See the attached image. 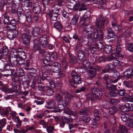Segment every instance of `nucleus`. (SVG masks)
I'll return each mask as SVG.
<instances>
[{"label":"nucleus","instance_id":"60","mask_svg":"<svg viewBox=\"0 0 133 133\" xmlns=\"http://www.w3.org/2000/svg\"><path fill=\"white\" fill-rule=\"evenodd\" d=\"M7 3L4 0H0V11H2L4 10V7L6 5Z\"/></svg>","mask_w":133,"mask_h":133},{"label":"nucleus","instance_id":"47","mask_svg":"<svg viewBox=\"0 0 133 133\" xmlns=\"http://www.w3.org/2000/svg\"><path fill=\"white\" fill-rule=\"evenodd\" d=\"M130 115L127 114H124L121 115V118L122 121L126 122V123L127 121L130 119Z\"/></svg>","mask_w":133,"mask_h":133},{"label":"nucleus","instance_id":"16","mask_svg":"<svg viewBox=\"0 0 133 133\" xmlns=\"http://www.w3.org/2000/svg\"><path fill=\"white\" fill-rule=\"evenodd\" d=\"M105 68L102 70L100 72L101 75L103 74L104 73L107 72L110 73L113 71L114 66L112 64L110 63L106 65L105 66Z\"/></svg>","mask_w":133,"mask_h":133},{"label":"nucleus","instance_id":"37","mask_svg":"<svg viewBox=\"0 0 133 133\" xmlns=\"http://www.w3.org/2000/svg\"><path fill=\"white\" fill-rule=\"evenodd\" d=\"M3 18L4 24L7 25L10 20V17L8 15V13L7 11H6L3 14Z\"/></svg>","mask_w":133,"mask_h":133},{"label":"nucleus","instance_id":"41","mask_svg":"<svg viewBox=\"0 0 133 133\" xmlns=\"http://www.w3.org/2000/svg\"><path fill=\"white\" fill-rule=\"evenodd\" d=\"M55 102L54 100L51 99L47 102L48 106H47V108L49 109H52L55 106Z\"/></svg>","mask_w":133,"mask_h":133},{"label":"nucleus","instance_id":"18","mask_svg":"<svg viewBox=\"0 0 133 133\" xmlns=\"http://www.w3.org/2000/svg\"><path fill=\"white\" fill-rule=\"evenodd\" d=\"M37 39L39 41V44L42 48H45L48 44L46 36L45 35H42L39 38H37Z\"/></svg>","mask_w":133,"mask_h":133},{"label":"nucleus","instance_id":"17","mask_svg":"<svg viewBox=\"0 0 133 133\" xmlns=\"http://www.w3.org/2000/svg\"><path fill=\"white\" fill-rule=\"evenodd\" d=\"M72 38L74 41L77 42V43L79 42L80 43H85V37L83 35H80L77 33L74 34Z\"/></svg>","mask_w":133,"mask_h":133},{"label":"nucleus","instance_id":"43","mask_svg":"<svg viewBox=\"0 0 133 133\" xmlns=\"http://www.w3.org/2000/svg\"><path fill=\"white\" fill-rule=\"evenodd\" d=\"M79 18V16L78 15H76L74 16L71 19L70 22V24L73 25H75L77 23Z\"/></svg>","mask_w":133,"mask_h":133},{"label":"nucleus","instance_id":"28","mask_svg":"<svg viewBox=\"0 0 133 133\" xmlns=\"http://www.w3.org/2000/svg\"><path fill=\"white\" fill-rule=\"evenodd\" d=\"M127 48L129 51L131 52H133V43H130L128 44ZM130 61L133 63V54L129 57Z\"/></svg>","mask_w":133,"mask_h":133},{"label":"nucleus","instance_id":"62","mask_svg":"<svg viewBox=\"0 0 133 133\" xmlns=\"http://www.w3.org/2000/svg\"><path fill=\"white\" fill-rule=\"evenodd\" d=\"M11 53L12 56H14V57H16V58H17V56L18 55V48L17 50L14 48H12L11 51Z\"/></svg>","mask_w":133,"mask_h":133},{"label":"nucleus","instance_id":"26","mask_svg":"<svg viewBox=\"0 0 133 133\" xmlns=\"http://www.w3.org/2000/svg\"><path fill=\"white\" fill-rule=\"evenodd\" d=\"M105 19L102 18H100L99 19H97L96 25L97 27V28L102 29L103 30V27L105 22Z\"/></svg>","mask_w":133,"mask_h":133},{"label":"nucleus","instance_id":"48","mask_svg":"<svg viewBox=\"0 0 133 133\" xmlns=\"http://www.w3.org/2000/svg\"><path fill=\"white\" fill-rule=\"evenodd\" d=\"M79 112L81 115H88L89 110L88 108L84 107L81 109L79 110Z\"/></svg>","mask_w":133,"mask_h":133},{"label":"nucleus","instance_id":"10","mask_svg":"<svg viewBox=\"0 0 133 133\" xmlns=\"http://www.w3.org/2000/svg\"><path fill=\"white\" fill-rule=\"evenodd\" d=\"M94 30L93 27L91 25H90L86 28L84 29L82 31V33L90 38L92 37Z\"/></svg>","mask_w":133,"mask_h":133},{"label":"nucleus","instance_id":"54","mask_svg":"<svg viewBox=\"0 0 133 133\" xmlns=\"http://www.w3.org/2000/svg\"><path fill=\"white\" fill-rule=\"evenodd\" d=\"M116 56L115 53H112L111 55L108 57H106V61H110L114 60Z\"/></svg>","mask_w":133,"mask_h":133},{"label":"nucleus","instance_id":"46","mask_svg":"<svg viewBox=\"0 0 133 133\" xmlns=\"http://www.w3.org/2000/svg\"><path fill=\"white\" fill-rule=\"evenodd\" d=\"M117 108L115 106H112L109 108V113L110 115H113L118 111Z\"/></svg>","mask_w":133,"mask_h":133},{"label":"nucleus","instance_id":"61","mask_svg":"<svg viewBox=\"0 0 133 133\" xmlns=\"http://www.w3.org/2000/svg\"><path fill=\"white\" fill-rule=\"evenodd\" d=\"M68 125L69 129L70 130L73 128H76L78 126V124L77 123H74L73 124L72 121L67 124Z\"/></svg>","mask_w":133,"mask_h":133},{"label":"nucleus","instance_id":"9","mask_svg":"<svg viewBox=\"0 0 133 133\" xmlns=\"http://www.w3.org/2000/svg\"><path fill=\"white\" fill-rule=\"evenodd\" d=\"M50 55H49L47 54L43 58V63L44 65V69L45 72L46 71V69L48 68L50 66L51 63H52V60L50 58Z\"/></svg>","mask_w":133,"mask_h":133},{"label":"nucleus","instance_id":"11","mask_svg":"<svg viewBox=\"0 0 133 133\" xmlns=\"http://www.w3.org/2000/svg\"><path fill=\"white\" fill-rule=\"evenodd\" d=\"M52 82V83H51V85H50V87L48 85L47 86L45 92L49 96H51L53 94L54 92V90L55 89L56 87V83L54 84V82Z\"/></svg>","mask_w":133,"mask_h":133},{"label":"nucleus","instance_id":"23","mask_svg":"<svg viewBox=\"0 0 133 133\" xmlns=\"http://www.w3.org/2000/svg\"><path fill=\"white\" fill-rule=\"evenodd\" d=\"M11 112V109L10 107L3 108L0 107V114L3 116H7Z\"/></svg>","mask_w":133,"mask_h":133},{"label":"nucleus","instance_id":"21","mask_svg":"<svg viewBox=\"0 0 133 133\" xmlns=\"http://www.w3.org/2000/svg\"><path fill=\"white\" fill-rule=\"evenodd\" d=\"M72 121V118L63 116L62 117V119L59 123V126L63 128L66 123L68 124L69 123Z\"/></svg>","mask_w":133,"mask_h":133},{"label":"nucleus","instance_id":"52","mask_svg":"<svg viewBox=\"0 0 133 133\" xmlns=\"http://www.w3.org/2000/svg\"><path fill=\"white\" fill-rule=\"evenodd\" d=\"M47 85H45L43 83L42 84H39L37 87L38 88V90L44 92L45 91L46 88L47 87Z\"/></svg>","mask_w":133,"mask_h":133},{"label":"nucleus","instance_id":"15","mask_svg":"<svg viewBox=\"0 0 133 133\" xmlns=\"http://www.w3.org/2000/svg\"><path fill=\"white\" fill-rule=\"evenodd\" d=\"M32 43L33 45L32 51L33 52L35 53L40 49L41 46L39 44V41L37 39V38L34 39L32 41Z\"/></svg>","mask_w":133,"mask_h":133},{"label":"nucleus","instance_id":"27","mask_svg":"<svg viewBox=\"0 0 133 133\" xmlns=\"http://www.w3.org/2000/svg\"><path fill=\"white\" fill-rule=\"evenodd\" d=\"M122 45H116V56L118 57L123 58L124 57L123 55L122 52Z\"/></svg>","mask_w":133,"mask_h":133},{"label":"nucleus","instance_id":"32","mask_svg":"<svg viewBox=\"0 0 133 133\" xmlns=\"http://www.w3.org/2000/svg\"><path fill=\"white\" fill-rule=\"evenodd\" d=\"M34 98L36 99L34 101V102L36 103L37 105H40L43 104L45 101L44 98L35 96H34Z\"/></svg>","mask_w":133,"mask_h":133},{"label":"nucleus","instance_id":"1","mask_svg":"<svg viewBox=\"0 0 133 133\" xmlns=\"http://www.w3.org/2000/svg\"><path fill=\"white\" fill-rule=\"evenodd\" d=\"M95 84L97 87H92L90 90V92L93 97H89V98L92 101L101 99L104 91L102 84L100 81H97Z\"/></svg>","mask_w":133,"mask_h":133},{"label":"nucleus","instance_id":"4","mask_svg":"<svg viewBox=\"0 0 133 133\" xmlns=\"http://www.w3.org/2000/svg\"><path fill=\"white\" fill-rule=\"evenodd\" d=\"M21 36L23 46L24 48V50L26 51L29 50L30 47V36L28 32L21 33Z\"/></svg>","mask_w":133,"mask_h":133},{"label":"nucleus","instance_id":"14","mask_svg":"<svg viewBox=\"0 0 133 133\" xmlns=\"http://www.w3.org/2000/svg\"><path fill=\"white\" fill-rule=\"evenodd\" d=\"M125 77L127 79L133 77V66H131L123 72Z\"/></svg>","mask_w":133,"mask_h":133},{"label":"nucleus","instance_id":"35","mask_svg":"<svg viewBox=\"0 0 133 133\" xmlns=\"http://www.w3.org/2000/svg\"><path fill=\"white\" fill-rule=\"evenodd\" d=\"M133 82L131 81H125L123 82L122 85L127 88H132L133 87Z\"/></svg>","mask_w":133,"mask_h":133},{"label":"nucleus","instance_id":"64","mask_svg":"<svg viewBox=\"0 0 133 133\" xmlns=\"http://www.w3.org/2000/svg\"><path fill=\"white\" fill-rule=\"evenodd\" d=\"M126 125L130 128H133V119H130L127 121Z\"/></svg>","mask_w":133,"mask_h":133},{"label":"nucleus","instance_id":"38","mask_svg":"<svg viewBox=\"0 0 133 133\" xmlns=\"http://www.w3.org/2000/svg\"><path fill=\"white\" fill-rule=\"evenodd\" d=\"M128 131V129L124 126L119 124L118 129L117 130V133H126Z\"/></svg>","mask_w":133,"mask_h":133},{"label":"nucleus","instance_id":"45","mask_svg":"<svg viewBox=\"0 0 133 133\" xmlns=\"http://www.w3.org/2000/svg\"><path fill=\"white\" fill-rule=\"evenodd\" d=\"M103 52L107 54H109L111 52L112 46L111 45H105L103 49Z\"/></svg>","mask_w":133,"mask_h":133},{"label":"nucleus","instance_id":"57","mask_svg":"<svg viewBox=\"0 0 133 133\" xmlns=\"http://www.w3.org/2000/svg\"><path fill=\"white\" fill-rule=\"evenodd\" d=\"M84 43H80L79 42L77 43V44L75 46V51H76L78 52L79 51H81V50L82 49V44Z\"/></svg>","mask_w":133,"mask_h":133},{"label":"nucleus","instance_id":"24","mask_svg":"<svg viewBox=\"0 0 133 133\" xmlns=\"http://www.w3.org/2000/svg\"><path fill=\"white\" fill-rule=\"evenodd\" d=\"M17 22L16 20L14 18L10 19L7 24V28L9 30L16 29L17 28Z\"/></svg>","mask_w":133,"mask_h":133},{"label":"nucleus","instance_id":"31","mask_svg":"<svg viewBox=\"0 0 133 133\" xmlns=\"http://www.w3.org/2000/svg\"><path fill=\"white\" fill-rule=\"evenodd\" d=\"M69 104L68 102L65 100H63L58 103L57 107L60 108V110H63L66 106L69 105Z\"/></svg>","mask_w":133,"mask_h":133},{"label":"nucleus","instance_id":"63","mask_svg":"<svg viewBox=\"0 0 133 133\" xmlns=\"http://www.w3.org/2000/svg\"><path fill=\"white\" fill-rule=\"evenodd\" d=\"M55 99L57 101V103H58L63 100V96L61 95L59 93L57 94L56 95Z\"/></svg>","mask_w":133,"mask_h":133},{"label":"nucleus","instance_id":"39","mask_svg":"<svg viewBox=\"0 0 133 133\" xmlns=\"http://www.w3.org/2000/svg\"><path fill=\"white\" fill-rule=\"evenodd\" d=\"M113 77V82L114 83H116L120 79L122 78V77L118 73H115L113 74L112 75Z\"/></svg>","mask_w":133,"mask_h":133},{"label":"nucleus","instance_id":"19","mask_svg":"<svg viewBox=\"0 0 133 133\" xmlns=\"http://www.w3.org/2000/svg\"><path fill=\"white\" fill-rule=\"evenodd\" d=\"M105 31L106 32L107 38L108 39L115 38V34L111 28L110 27L107 28H106Z\"/></svg>","mask_w":133,"mask_h":133},{"label":"nucleus","instance_id":"50","mask_svg":"<svg viewBox=\"0 0 133 133\" xmlns=\"http://www.w3.org/2000/svg\"><path fill=\"white\" fill-rule=\"evenodd\" d=\"M124 98L127 101L133 102V94L130 93L125 95Z\"/></svg>","mask_w":133,"mask_h":133},{"label":"nucleus","instance_id":"44","mask_svg":"<svg viewBox=\"0 0 133 133\" xmlns=\"http://www.w3.org/2000/svg\"><path fill=\"white\" fill-rule=\"evenodd\" d=\"M88 49L90 51L91 53L93 54H97L99 50V49L95 46H90L88 47Z\"/></svg>","mask_w":133,"mask_h":133},{"label":"nucleus","instance_id":"56","mask_svg":"<svg viewBox=\"0 0 133 133\" xmlns=\"http://www.w3.org/2000/svg\"><path fill=\"white\" fill-rule=\"evenodd\" d=\"M63 110H64L63 112L66 114L70 115L72 113V111L69 108L68 105L65 107Z\"/></svg>","mask_w":133,"mask_h":133},{"label":"nucleus","instance_id":"13","mask_svg":"<svg viewBox=\"0 0 133 133\" xmlns=\"http://www.w3.org/2000/svg\"><path fill=\"white\" fill-rule=\"evenodd\" d=\"M99 111V110L97 109H95L93 111L94 116V118H93L92 124L94 126H96L97 125V123L96 121H99L100 119Z\"/></svg>","mask_w":133,"mask_h":133},{"label":"nucleus","instance_id":"29","mask_svg":"<svg viewBox=\"0 0 133 133\" xmlns=\"http://www.w3.org/2000/svg\"><path fill=\"white\" fill-rule=\"evenodd\" d=\"M89 78L90 79H92L94 78L96 74V69H94L92 66H90L89 67Z\"/></svg>","mask_w":133,"mask_h":133},{"label":"nucleus","instance_id":"51","mask_svg":"<svg viewBox=\"0 0 133 133\" xmlns=\"http://www.w3.org/2000/svg\"><path fill=\"white\" fill-rule=\"evenodd\" d=\"M32 11L35 14H39L41 11V7L40 5L35 7L33 6Z\"/></svg>","mask_w":133,"mask_h":133},{"label":"nucleus","instance_id":"22","mask_svg":"<svg viewBox=\"0 0 133 133\" xmlns=\"http://www.w3.org/2000/svg\"><path fill=\"white\" fill-rule=\"evenodd\" d=\"M30 30L32 35L34 37H37L39 34L40 28L39 26H36L35 28L30 27Z\"/></svg>","mask_w":133,"mask_h":133},{"label":"nucleus","instance_id":"6","mask_svg":"<svg viewBox=\"0 0 133 133\" xmlns=\"http://www.w3.org/2000/svg\"><path fill=\"white\" fill-rule=\"evenodd\" d=\"M90 15V13L88 11L85 13L81 17L79 23L80 25L84 26H86L88 24V21L89 20Z\"/></svg>","mask_w":133,"mask_h":133},{"label":"nucleus","instance_id":"12","mask_svg":"<svg viewBox=\"0 0 133 133\" xmlns=\"http://www.w3.org/2000/svg\"><path fill=\"white\" fill-rule=\"evenodd\" d=\"M42 81L43 83H44L46 84H49V85H51V83H52V82H54V84L56 83L54 81L50 79V77L45 73H43L42 74Z\"/></svg>","mask_w":133,"mask_h":133},{"label":"nucleus","instance_id":"2","mask_svg":"<svg viewBox=\"0 0 133 133\" xmlns=\"http://www.w3.org/2000/svg\"><path fill=\"white\" fill-rule=\"evenodd\" d=\"M19 49H21V48H18V55L17 58L19 59L18 63L21 66L28 69L30 61L29 59L25 60L26 58V56L25 52L23 51H19Z\"/></svg>","mask_w":133,"mask_h":133},{"label":"nucleus","instance_id":"42","mask_svg":"<svg viewBox=\"0 0 133 133\" xmlns=\"http://www.w3.org/2000/svg\"><path fill=\"white\" fill-rule=\"evenodd\" d=\"M62 64L63 69L66 70L69 66V63L66 58H62Z\"/></svg>","mask_w":133,"mask_h":133},{"label":"nucleus","instance_id":"25","mask_svg":"<svg viewBox=\"0 0 133 133\" xmlns=\"http://www.w3.org/2000/svg\"><path fill=\"white\" fill-rule=\"evenodd\" d=\"M46 69L45 73H50L51 72L57 73L59 72L61 70V66L59 65L58 67H56L52 68Z\"/></svg>","mask_w":133,"mask_h":133},{"label":"nucleus","instance_id":"36","mask_svg":"<svg viewBox=\"0 0 133 133\" xmlns=\"http://www.w3.org/2000/svg\"><path fill=\"white\" fill-rule=\"evenodd\" d=\"M86 53L84 51H79L77 53V58L78 59L81 61L85 57V55L86 54Z\"/></svg>","mask_w":133,"mask_h":133},{"label":"nucleus","instance_id":"33","mask_svg":"<svg viewBox=\"0 0 133 133\" xmlns=\"http://www.w3.org/2000/svg\"><path fill=\"white\" fill-rule=\"evenodd\" d=\"M25 17V20L29 23H31L32 21V16L31 12L28 11L26 12L24 14Z\"/></svg>","mask_w":133,"mask_h":133},{"label":"nucleus","instance_id":"7","mask_svg":"<svg viewBox=\"0 0 133 133\" xmlns=\"http://www.w3.org/2000/svg\"><path fill=\"white\" fill-rule=\"evenodd\" d=\"M74 10L76 11H79L87 10V6L84 3H82L78 1H77L73 7Z\"/></svg>","mask_w":133,"mask_h":133},{"label":"nucleus","instance_id":"59","mask_svg":"<svg viewBox=\"0 0 133 133\" xmlns=\"http://www.w3.org/2000/svg\"><path fill=\"white\" fill-rule=\"evenodd\" d=\"M60 10V9L52 10L49 11V13H51V14L52 15H55L56 16H59L60 15V14L59 13Z\"/></svg>","mask_w":133,"mask_h":133},{"label":"nucleus","instance_id":"53","mask_svg":"<svg viewBox=\"0 0 133 133\" xmlns=\"http://www.w3.org/2000/svg\"><path fill=\"white\" fill-rule=\"evenodd\" d=\"M50 55V58L51 59H52L54 60H56L57 59L58 55L57 53L55 52H51L48 54Z\"/></svg>","mask_w":133,"mask_h":133},{"label":"nucleus","instance_id":"3","mask_svg":"<svg viewBox=\"0 0 133 133\" xmlns=\"http://www.w3.org/2000/svg\"><path fill=\"white\" fill-rule=\"evenodd\" d=\"M72 78L69 79V83L71 86L74 88H77V85L81 84L82 82L81 78L75 70H73L71 72Z\"/></svg>","mask_w":133,"mask_h":133},{"label":"nucleus","instance_id":"58","mask_svg":"<svg viewBox=\"0 0 133 133\" xmlns=\"http://www.w3.org/2000/svg\"><path fill=\"white\" fill-rule=\"evenodd\" d=\"M106 83V85L105 87L107 89L108 88H109V87H110L112 84V83H114L113 82V80L112 79H108L105 81Z\"/></svg>","mask_w":133,"mask_h":133},{"label":"nucleus","instance_id":"20","mask_svg":"<svg viewBox=\"0 0 133 133\" xmlns=\"http://www.w3.org/2000/svg\"><path fill=\"white\" fill-rule=\"evenodd\" d=\"M30 65V63H29L28 65V69H26L25 68H23L25 70L28 71L27 73L29 75L31 76L32 77H35L38 74L37 70L33 68H29Z\"/></svg>","mask_w":133,"mask_h":133},{"label":"nucleus","instance_id":"49","mask_svg":"<svg viewBox=\"0 0 133 133\" xmlns=\"http://www.w3.org/2000/svg\"><path fill=\"white\" fill-rule=\"evenodd\" d=\"M128 103H126L124 105L120 106L119 108L123 112H128L129 111Z\"/></svg>","mask_w":133,"mask_h":133},{"label":"nucleus","instance_id":"30","mask_svg":"<svg viewBox=\"0 0 133 133\" xmlns=\"http://www.w3.org/2000/svg\"><path fill=\"white\" fill-rule=\"evenodd\" d=\"M54 27L61 32L63 29V26L61 22L56 21L54 24Z\"/></svg>","mask_w":133,"mask_h":133},{"label":"nucleus","instance_id":"34","mask_svg":"<svg viewBox=\"0 0 133 133\" xmlns=\"http://www.w3.org/2000/svg\"><path fill=\"white\" fill-rule=\"evenodd\" d=\"M8 47L5 45L0 49V54L3 55V57L7 55L8 53Z\"/></svg>","mask_w":133,"mask_h":133},{"label":"nucleus","instance_id":"5","mask_svg":"<svg viewBox=\"0 0 133 133\" xmlns=\"http://www.w3.org/2000/svg\"><path fill=\"white\" fill-rule=\"evenodd\" d=\"M104 34L102 29L95 28L93 32V37L94 39L102 41L104 39Z\"/></svg>","mask_w":133,"mask_h":133},{"label":"nucleus","instance_id":"40","mask_svg":"<svg viewBox=\"0 0 133 133\" xmlns=\"http://www.w3.org/2000/svg\"><path fill=\"white\" fill-rule=\"evenodd\" d=\"M105 43H104L102 41H99L98 42H96L95 46L98 48L99 50L100 49H102L104 48L105 46Z\"/></svg>","mask_w":133,"mask_h":133},{"label":"nucleus","instance_id":"55","mask_svg":"<svg viewBox=\"0 0 133 133\" xmlns=\"http://www.w3.org/2000/svg\"><path fill=\"white\" fill-rule=\"evenodd\" d=\"M91 37H90V38H89L87 42H85V43L86 42V43H84V44L89 46L92 45L93 46H95L96 42L94 41L93 38Z\"/></svg>","mask_w":133,"mask_h":133},{"label":"nucleus","instance_id":"8","mask_svg":"<svg viewBox=\"0 0 133 133\" xmlns=\"http://www.w3.org/2000/svg\"><path fill=\"white\" fill-rule=\"evenodd\" d=\"M18 63V61L17 60L16 58H15L14 60L11 61L10 57L9 56L7 63L3 67H5L6 68H7V67H10L11 68H14L17 66Z\"/></svg>","mask_w":133,"mask_h":133}]
</instances>
